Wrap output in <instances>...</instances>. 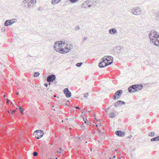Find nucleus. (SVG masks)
I'll return each mask as SVG.
<instances>
[{
	"label": "nucleus",
	"mask_w": 159,
	"mask_h": 159,
	"mask_svg": "<svg viewBox=\"0 0 159 159\" xmlns=\"http://www.w3.org/2000/svg\"><path fill=\"white\" fill-rule=\"evenodd\" d=\"M157 138L158 140H159V136L157 137Z\"/></svg>",
	"instance_id": "43"
},
{
	"label": "nucleus",
	"mask_w": 159,
	"mask_h": 159,
	"mask_svg": "<svg viewBox=\"0 0 159 159\" xmlns=\"http://www.w3.org/2000/svg\"><path fill=\"white\" fill-rule=\"evenodd\" d=\"M131 13L134 15L139 16L141 15L142 11L139 7H136L131 10Z\"/></svg>",
	"instance_id": "6"
},
{
	"label": "nucleus",
	"mask_w": 159,
	"mask_h": 159,
	"mask_svg": "<svg viewBox=\"0 0 159 159\" xmlns=\"http://www.w3.org/2000/svg\"><path fill=\"white\" fill-rule=\"evenodd\" d=\"M68 52L69 51L67 50L66 47H65L64 48H62V47H61L58 52L59 53L61 54H65Z\"/></svg>",
	"instance_id": "11"
},
{
	"label": "nucleus",
	"mask_w": 159,
	"mask_h": 159,
	"mask_svg": "<svg viewBox=\"0 0 159 159\" xmlns=\"http://www.w3.org/2000/svg\"><path fill=\"white\" fill-rule=\"evenodd\" d=\"M106 61L107 63H109L111 61L113 62V58L111 57H106Z\"/></svg>",
	"instance_id": "15"
},
{
	"label": "nucleus",
	"mask_w": 159,
	"mask_h": 159,
	"mask_svg": "<svg viewBox=\"0 0 159 159\" xmlns=\"http://www.w3.org/2000/svg\"><path fill=\"white\" fill-rule=\"evenodd\" d=\"M98 130L99 131H100V129H99L98 128Z\"/></svg>",
	"instance_id": "49"
},
{
	"label": "nucleus",
	"mask_w": 159,
	"mask_h": 159,
	"mask_svg": "<svg viewBox=\"0 0 159 159\" xmlns=\"http://www.w3.org/2000/svg\"><path fill=\"white\" fill-rule=\"evenodd\" d=\"M82 64V62H79L77 63L76 64V66L78 67H80Z\"/></svg>",
	"instance_id": "29"
},
{
	"label": "nucleus",
	"mask_w": 159,
	"mask_h": 159,
	"mask_svg": "<svg viewBox=\"0 0 159 159\" xmlns=\"http://www.w3.org/2000/svg\"><path fill=\"white\" fill-rule=\"evenodd\" d=\"M57 152L59 154H61L62 152L61 151H57Z\"/></svg>",
	"instance_id": "42"
},
{
	"label": "nucleus",
	"mask_w": 159,
	"mask_h": 159,
	"mask_svg": "<svg viewBox=\"0 0 159 159\" xmlns=\"http://www.w3.org/2000/svg\"><path fill=\"white\" fill-rule=\"evenodd\" d=\"M5 30H6L5 28V27H4L2 29V32H5Z\"/></svg>",
	"instance_id": "36"
},
{
	"label": "nucleus",
	"mask_w": 159,
	"mask_h": 159,
	"mask_svg": "<svg viewBox=\"0 0 159 159\" xmlns=\"http://www.w3.org/2000/svg\"><path fill=\"white\" fill-rule=\"evenodd\" d=\"M75 108L76 109H79H79H80V108L79 107H78V106H76V107Z\"/></svg>",
	"instance_id": "41"
},
{
	"label": "nucleus",
	"mask_w": 159,
	"mask_h": 159,
	"mask_svg": "<svg viewBox=\"0 0 159 159\" xmlns=\"http://www.w3.org/2000/svg\"><path fill=\"white\" fill-rule=\"evenodd\" d=\"M106 57H107L105 56L104 57L102 58V59H101L102 61L103 62H106Z\"/></svg>",
	"instance_id": "27"
},
{
	"label": "nucleus",
	"mask_w": 159,
	"mask_h": 159,
	"mask_svg": "<svg viewBox=\"0 0 159 159\" xmlns=\"http://www.w3.org/2000/svg\"><path fill=\"white\" fill-rule=\"evenodd\" d=\"M121 102L120 100L118 101L117 102H116L115 103H114V106L115 107H118L121 104Z\"/></svg>",
	"instance_id": "21"
},
{
	"label": "nucleus",
	"mask_w": 159,
	"mask_h": 159,
	"mask_svg": "<svg viewBox=\"0 0 159 159\" xmlns=\"http://www.w3.org/2000/svg\"><path fill=\"white\" fill-rule=\"evenodd\" d=\"M112 63V61H111L109 63H107V62H101L99 63V66L100 68H103L105 66L111 64Z\"/></svg>",
	"instance_id": "9"
},
{
	"label": "nucleus",
	"mask_w": 159,
	"mask_h": 159,
	"mask_svg": "<svg viewBox=\"0 0 159 159\" xmlns=\"http://www.w3.org/2000/svg\"><path fill=\"white\" fill-rule=\"evenodd\" d=\"M33 155L34 156L36 157L38 155V153L36 152H34Z\"/></svg>",
	"instance_id": "31"
},
{
	"label": "nucleus",
	"mask_w": 159,
	"mask_h": 159,
	"mask_svg": "<svg viewBox=\"0 0 159 159\" xmlns=\"http://www.w3.org/2000/svg\"><path fill=\"white\" fill-rule=\"evenodd\" d=\"M123 48V47L122 46H118L116 47L114 49L115 50V51L117 53L119 54L121 52L122 49Z\"/></svg>",
	"instance_id": "13"
},
{
	"label": "nucleus",
	"mask_w": 159,
	"mask_h": 159,
	"mask_svg": "<svg viewBox=\"0 0 159 159\" xmlns=\"http://www.w3.org/2000/svg\"><path fill=\"white\" fill-rule=\"evenodd\" d=\"M44 85L45 87H47L48 86V84H47V83H45V84H44Z\"/></svg>",
	"instance_id": "38"
},
{
	"label": "nucleus",
	"mask_w": 159,
	"mask_h": 159,
	"mask_svg": "<svg viewBox=\"0 0 159 159\" xmlns=\"http://www.w3.org/2000/svg\"><path fill=\"white\" fill-rule=\"evenodd\" d=\"M75 29L76 30H79L80 29V27L79 26H77L75 27Z\"/></svg>",
	"instance_id": "35"
},
{
	"label": "nucleus",
	"mask_w": 159,
	"mask_h": 159,
	"mask_svg": "<svg viewBox=\"0 0 159 159\" xmlns=\"http://www.w3.org/2000/svg\"><path fill=\"white\" fill-rule=\"evenodd\" d=\"M88 3V7H92L93 6V5H91V4H89V3Z\"/></svg>",
	"instance_id": "37"
},
{
	"label": "nucleus",
	"mask_w": 159,
	"mask_h": 159,
	"mask_svg": "<svg viewBox=\"0 0 159 159\" xmlns=\"http://www.w3.org/2000/svg\"><path fill=\"white\" fill-rule=\"evenodd\" d=\"M88 93H86L84 94V97L86 98H87L88 96Z\"/></svg>",
	"instance_id": "32"
},
{
	"label": "nucleus",
	"mask_w": 159,
	"mask_h": 159,
	"mask_svg": "<svg viewBox=\"0 0 159 159\" xmlns=\"http://www.w3.org/2000/svg\"><path fill=\"white\" fill-rule=\"evenodd\" d=\"M4 98H5L6 97V95H4Z\"/></svg>",
	"instance_id": "50"
},
{
	"label": "nucleus",
	"mask_w": 159,
	"mask_h": 159,
	"mask_svg": "<svg viewBox=\"0 0 159 159\" xmlns=\"http://www.w3.org/2000/svg\"><path fill=\"white\" fill-rule=\"evenodd\" d=\"M70 2L72 3H74L77 2V0H69Z\"/></svg>",
	"instance_id": "30"
},
{
	"label": "nucleus",
	"mask_w": 159,
	"mask_h": 159,
	"mask_svg": "<svg viewBox=\"0 0 159 159\" xmlns=\"http://www.w3.org/2000/svg\"><path fill=\"white\" fill-rule=\"evenodd\" d=\"M122 92V91L121 90H118L117 91L113 96V99L115 100L116 99H118L121 95Z\"/></svg>",
	"instance_id": "7"
},
{
	"label": "nucleus",
	"mask_w": 159,
	"mask_h": 159,
	"mask_svg": "<svg viewBox=\"0 0 159 159\" xmlns=\"http://www.w3.org/2000/svg\"><path fill=\"white\" fill-rule=\"evenodd\" d=\"M19 110L21 114L23 113L24 112V110L21 106H20L19 107Z\"/></svg>",
	"instance_id": "24"
},
{
	"label": "nucleus",
	"mask_w": 159,
	"mask_h": 159,
	"mask_svg": "<svg viewBox=\"0 0 159 159\" xmlns=\"http://www.w3.org/2000/svg\"><path fill=\"white\" fill-rule=\"evenodd\" d=\"M115 116V114L113 112L111 113L110 115V117L111 118L114 117Z\"/></svg>",
	"instance_id": "25"
},
{
	"label": "nucleus",
	"mask_w": 159,
	"mask_h": 159,
	"mask_svg": "<svg viewBox=\"0 0 159 159\" xmlns=\"http://www.w3.org/2000/svg\"><path fill=\"white\" fill-rule=\"evenodd\" d=\"M64 93L67 98H70L71 96V93L69 91L68 88H65L63 90Z\"/></svg>",
	"instance_id": "10"
},
{
	"label": "nucleus",
	"mask_w": 159,
	"mask_h": 159,
	"mask_svg": "<svg viewBox=\"0 0 159 159\" xmlns=\"http://www.w3.org/2000/svg\"><path fill=\"white\" fill-rule=\"evenodd\" d=\"M143 88L142 85L134 84L129 87L128 90L129 93H134L142 89Z\"/></svg>",
	"instance_id": "2"
},
{
	"label": "nucleus",
	"mask_w": 159,
	"mask_h": 159,
	"mask_svg": "<svg viewBox=\"0 0 159 159\" xmlns=\"http://www.w3.org/2000/svg\"><path fill=\"white\" fill-rule=\"evenodd\" d=\"M11 25V22H10L9 20H6L4 23V25L6 26H8Z\"/></svg>",
	"instance_id": "17"
},
{
	"label": "nucleus",
	"mask_w": 159,
	"mask_h": 159,
	"mask_svg": "<svg viewBox=\"0 0 159 159\" xmlns=\"http://www.w3.org/2000/svg\"><path fill=\"white\" fill-rule=\"evenodd\" d=\"M99 126H101V125H100Z\"/></svg>",
	"instance_id": "55"
},
{
	"label": "nucleus",
	"mask_w": 159,
	"mask_h": 159,
	"mask_svg": "<svg viewBox=\"0 0 159 159\" xmlns=\"http://www.w3.org/2000/svg\"><path fill=\"white\" fill-rule=\"evenodd\" d=\"M56 79V76L54 75H48L47 78V81L48 82H53Z\"/></svg>",
	"instance_id": "8"
},
{
	"label": "nucleus",
	"mask_w": 159,
	"mask_h": 159,
	"mask_svg": "<svg viewBox=\"0 0 159 159\" xmlns=\"http://www.w3.org/2000/svg\"><path fill=\"white\" fill-rule=\"evenodd\" d=\"M44 134L43 131L41 130H37L35 131L33 134L34 136H35V138L39 139L43 136Z\"/></svg>",
	"instance_id": "5"
},
{
	"label": "nucleus",
	"mask_w": 159,
	"mask_h": 159,
	"mask_svg": "<svg viewBox=\"0 0 159 159\" xmlns=\"http://www.w3.org/2000/svg\"><path fill=\"white\" fill-rule=\"evenodd\" d=\"M110 159H111V158H110Z\"/></svg>",
	"instance_id": "56"
},
{
	"label": "nucleus",
	"mask_w": 159,
	"mask_h": 159,
	"mask_svg": "<svg viewBox=\"0 0 159 159\" xmlns=\"http://www.w3.org/2000/svg\"><path fill=\"white\" fill-rule=\"evenodd\" d=\"M69 102V101H67L66 102Z\"/></svg>",
	"instance_id": "54"
},
{
	"label": "nucleus",
	"mask_w": 159,
	"mask_h": 159,
	"mask_svg": "<svg viewBox=\"0 0 159 159\" xmlns=\"http://www.w3.org/2000/svg\"><path fill=\"white\" fill-rule=\"evenodd\" d=\"M131 136H131V135L130 136H129V137H128V138H131Z\"/></svg>",
	"instance_id": "47"
},
{
	"label": "nucleus",
	"mask_w": 159,
	"mask_h": 159,
	"mask_svg": "<svg viewBox=\"0 0 159 159\" xmlns=\"http://www.w3.org/2000/svg\"><path fill=\"white\" fill-rule=\"evenodd\" d=\"M115 157H116V156H113V158H115Z\"/></svg>",
	"instance_id": "51"
},
{
	"label": "nucleus",
	"mask_w": 159,
	"mask_h": 159,
	"mask_svg": "<svg viewBox=\"0 0 159 159\" xmlns=\"http://www.w3.org/2000/svg\"><path fill=\"white\" fill-rule=\"evenodd\" d=\"M120 102H121L120 105H122V104H125V102L123 101H121V100H120Z\"/></svg>",
	"instance_id": "34"
},
{
	"label": "nucleus",
	"mask_w": 159,
	"mask_h": 159,
	"mask_svg": "<svg viewBox=\"0 0 159 159\" xmlns=\"http://www.w3.org/2000/svg\"><path fill=\"white\" fill-rule=\"evenodd\" d=\"M109 33L111 34H116L117 33V30L115 28H112L109 30Z\"/></svg>",
	"instance_id": "14"
},
{
	"label": "nucleus",
	"mask_w": 159,
	"mask_h": 159,
	"mask_svg": "<svg viewBox=\"0 0 159 159\" xmlns=\"http://www.w3.org/2000/svg\"><path fill=\"white\" fill-rule=\"evenodd\" d=\"M66 43L65 42H63L62 41H57L56 42L54 46V49L56 51L58 52L59 49L62 47V44H64Z\"/></svg>",
	"instance_id": "4"
},
{
	"label": "nucleus",
	"mask_w": 159,
	"mask_h": 159,
	"mask_svg": "<svg viewBox=\"0 0 159 159\" xmlns=\"http://www.w3.org/2000/svg\"><path fill=\"white\" fill-rule=\"evenodd\" d=\"M84 120V121L85 123H87V121H88L87 119L85 120H84V119H83Z\"/></svg>",
	"instance_id": "40"
},
{
	"label": "nucleus",
	"mask_w": 159,
	"mask_h": 159,
	"mask_svg": "<svg viewBox=\"0 0 159 159\" xmlns=\"http://www.w3.org/2000/svg\"><path fill=\"white\" fill-rule=\"evenodd\" d=\"M10 22H11V25L13 24L14 23L16 22V19H13L11 20H9Z\"/></svg>",
	"instance_id": "22"
},
{
	"label": "nucleus",
	"mask_w": 159,
	"mask_h": 159,
	"mask_svg": "<svg viewBox=\"0 0 159 159\" xmlns=\"http://www.w3.org/2000/svg\"><path fill=\"white\" fill-rule=\"evenodd\" d=\"M16 94L17 95H18L19 94V93L16 92Z\"/></svg>",
	"instance_id": "44"
},
{
	"label": "nucleus",
	"mask_w": 159,
	"mask_h": 159,
	"mask_svg": "<svg viewBox=\"0 0 159 159\" xmlns=\"http://www.w3.org/2000/svg\"><path fill=\"white\" fill-rule=\"evenodd\" d=\"M87 37H86V36H84V38H83V42L86 41V40H87Z\"/></svg>",
	"instance_id": "33"
},
{
	"label": "nucleus",
	"mask_w": 159,
	"mask_h": 159,
	"mask_svg": "<svg viewBox=\"0 0 159 159\" xmlns=\"http://www.w3.org/2000/svg\"><path fill=\"white\" fill-rule=\"evenodd\" d=\"M54 97H56V95H55V96H54Z\"/></svg>",
	"instance_id": "53"
},
{
	"label": "nucleus",
	"mask_w": 159,
	"mask_h": 159,
	"mask_svg": "<svg viewBox=\"0 0 159 159\" xmlns=\"http://www.w3.org/2000/svg\"><path fill=\"white\" fill-rule=\"evenodd\" d=\"M23 3L26 4L25 6H27V7L30 8L33 7L36 3V0H24Z\"/></svg>",
	"instance_id": "3"
},
{
	"label": "nucleus",
	"mask_w": 159,
	"mask_h": 159,
	"mask_svg": "<svg viewBox=\"0 0 159 159\" xmlns=\"http://www.w3.org/2000/svg\"><path fill=\"white\" fill-rule=\"evenodd\" d=\"M68 46V47H66V48L67 50H70L72 49L73 48V46L71 44H70L69 45H67Z\"/></svg>",
	"instance_id": "19"
},
{
	"label": "nucleus",
	"mask_w": 159,
	"mask_h": 159,
	"mask_svg": "<svg viewBox=\"0 0 159 159\" xmlns=\"http://www.w3.org/2000/svg\"><path fill=\"white\" fill-rule=\"evenodd\" d=\"M11 104H12L13 106H14V104H13V103L12 102H11Z\"/></svg>",
	"instance_id": "46"
},
{
	"label": "nucleus",
	"mask_w": 159,
	"mask_h": 159,
	"mask_svg": "<svg viewBox=\"0 0 159 159\" xmlns=\"http://www.w3.org/2000/svg\"><path fill=\"white\" fill-rule=\"evenodd\" d=\"M40 75V74L38 72H35L34 73V77H37L39 76Z\"/></svg>",
	"instance_id": "28"
},
{
	"label": "nucleus",
	"mask_w": 159,
	"mask_h": 159,
	"mask_svg": "<svg viewBox=\"0 0 159 159\" xmlns=\"http://www.w3.org/2000/svg\"><path fill=\"white\" fill-rule=\"evenodd\" d=\"M66 105L67 106H68V104L66 103Z\"/></svg>",
	"instance_id": "52"
},
{
	"label": "nucleus",
	"mask_w": 159,
	"mask_h": 159,
	"mask_svg": "<svg viewBox=\"0 0 159 159\" xmlns=\"http://www.w3.org/2000/svg\"><path fill=\"white\" fill-rule=\"evenodd\" d=\"M151 141H158V140L157 137H155L154 138L151 139Z\"/></svg>",
	"instance_id": "26"
},
{
	"label": "nucleus",
	"mask_w": 159,
	"mask_h": 159,
	"mask_svg": "<svg viewBox=\"0 0 159 159\" xmlns=\"http://www.w3.org/2000/svg\"><path fill=\"white\" fill-rule=\"evenodd\" d=\"M89 3V1L85 2L82 4V7L83 8H86L88 7V3Z\"/></svg>",
	"instance_id": "16"
},
{
	"label": "nucleus",
	"mask_w": 159,
	"mask_h": 159,
	"mask_svg": "<svg viewBox=\"0 0 159 159\" xmlns=\"http://www.w3.org/2000/svg\"><path fill=\"white\" fill-rule=\"evenodd\" d=\"M61 0H52V3L53 4H57L60 2Z\"/></svg>",
	"instance_id": "20"
},
{
	"label": "nucleus",
	"mask_w": 159,
	"mask_h": 159,
	"mask_svg": "<svg viewBox=\"0 0 159 159\" xmlns=\"http://www.w3.org/2000/svg\"><path fill=\"white\" fill-rule=\"evenodd\" d=\"M96 127H98V125H96Z\"/></svg>",
	"instance_id": "48"
},
{
	"label": "nucleus",
	"mask_w": 159,
	"mask_h": 159,
	"mask_svg": "<svg viewBox=\"0 0 159 159\" xmlns=\"http://www.w3.org/2000/svg\"><path fill=\"white\" fill-rule=\"evenodd\" d=\"M155 134V133L153 132H149L148 133V135L150 137H153Z\"/></svg>",
	"instance_id": "23"
},
{
	"label": "nucleus",
	"mask_w": 159,
	"mask_h": 159,
	"mask_svg": "<svg viewBox=\"0 0 159 159\" xmlns=\"http://www.w3.org/2000/svg\"><path fill=\"white\" fill-rule=\"evenodd\" d=\"M59 149L60 150H61H61L63 151V150H62V148H59Z\"/></svg>",
	"instance_id": "45"
},
{
	"label": "nucleus",
	"mask_w": 159,
	"mask_h": 159,
	"mask_svg": "<svg viewBox=\"0 0 159 159\" xmlns=\"http://www.w3.org/2000/svg\"><path fill=\"white\" fill-rule=\"evenodd\" d=\"M115 134L117 136L120 137H123L125 136V132L122 131L120 130H118L115 132Z\"/></svg>",
	"instance_id": "12"
},
{
	"label": "nucleus",
	"mask_w": 159,
	"mask_h": 159,
	"mask_svg": "<svg viewBox=\"0 0 159 159\" xmlns=\"http://www.w3.org/2000/svg\"><path fill=\"white\" fill-rule=\"evenodd\" d=\"M6 100H7L6 102H7V103H9V102L10 101V100L8 98H7Z\"/></svg>",
	"instance_id": "39"
},
{
	"label": "nucleus",
	"mask_w": 159,
	"mask_h": 159,
	"mask_svg": "<svg viewBox=\"0 0 159 159\" xmlns=\"http://www.w3.org/2000/svg\"><path fill=\"white\" fill-rule=\"evenodd\" d=\"M150 43L159 47V33L154 30H152L148 34Z\"/></svg>",
	"instance_id": "1"
},
{
	"label": "nucleus",
	"mask_w": 159,
	"mask_h": 159,
	"mask_svg": "<svg viewBox=\"0 0 159 159\" xmlns=\"http://www.w3.org/2000/svg\"><path fill=\"white\" fill-rule=\"evenodd\" d=\"M155 18L157 21H159V11L156 13Z\"/></svg>",
	"instance_id": "18"
}]
</instances>
